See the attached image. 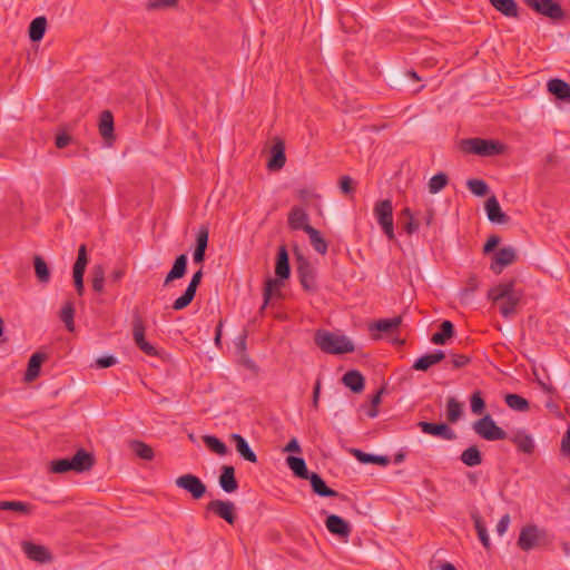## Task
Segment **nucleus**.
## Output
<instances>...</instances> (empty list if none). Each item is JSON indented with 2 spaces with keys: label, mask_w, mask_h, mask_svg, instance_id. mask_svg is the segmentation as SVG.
I'll return each mask as SVG.
<instances>
[{
  "label": "nucleus",
  "mask_w": 570,
  "mask_h": 570,
  "mask_svg": "<svg viewBox=\"0 0 570 570\" xmlns=\"http://www.w3.org/2000/svg\"><path fill=\"white\" fill-rule=\"evenodd\" d=\"M522 296L523 292L515 288L514 281L500 283L488 293L489 299L493 303H500L499 311L505 318L512 317L517 313V306Z\"/></svg>",
  "instance_id": "obj_1"
},
{
  "label": "nucleus",
  "mask_w": 570,
  "mask_h": 570,
  "mask_svg": "<svg viewBox=\"0 0 570 570\" xmlns=\"http://www.w3.org/2000/svg\"><path fill=\"white\" fill-rule=\"evenodd\" d=\"M275 274L277 276L276 279L267 278L265 282L264 293H263L264 302L261 307V313L268 305V303L273 296V289L279 287L282 285V282L285 279H288L291 276L289 256H288L286 246H284V245L279 246L278 250H277Z\"/></svg>",
  "instance_id": "obj_2"
},
{
  "label": "nucleus",
  "mask_w": 570,
  "mask_h": 570,
  "mask_svg": "<svg viewBox=\"0 0 570 570\" xmlns=\"http://www.w3.org/2000/svg\"><path fill=\"white\" fill-rule=\"evenodd\" d=\"M314 341L316 346L327 354H344L354 351V344L346 336L325 330L316 331Z\"/></svg>",
  "instance_id": "obj_3"
},
{
  "label": "nucleus",
  "mask_w": 570,
  "mask_h": 570,
  "mask_svg": "<svg viewBox=\"0 0 570 570\" xmlns=\"http://www.w3.org/2000/svg\"><path fill=\"white\" fill-rule=\"evenodd\" d=\"M462 149L469 154L491 157L503 154L504 145L497 140L475 137L462 140Z\"/></svg>",
  "instance_id": "obj_4"
},
{
  "label": "nucleus",
  "mask_w": 570,
  "mask_h": 570,
  "mask_svg": "<svg viewBox=\"0 0 570 570\" xmlns=\"http://www.w3.org/2000/svg\"><path fill=\"white\" fill-rule=\"evenodd\" d=\"M547 530L535 524H527L521 528L517 544L522 551L528 552L547 542Z\"/></svg>",
  "instance_id": "obj_5"
},
{
  "label": "nucleus",
  "mask_w": 570,
  "mask_h": 570,
  "mask_svg": "<svg viewBox=\"0 0 570 570\" xmlns=\"http://www.w3.org/2000/svg\"><path fill=\"white\" fill-rule=\"evenodd\" d=\"M474 432L487 441H502L507 439V432L497 425L495 421L490 414L473 422Z\"/></svg>",
  "instance_id": "obj_6"
},
{
  "label": "nucleus",
  "mask_w": 570,
  "mask_h": 570,
  "mask_svg": "<svg viewBox=\"0 0 570 570\" xmlns=\"http://www.w3.org/2000/svg\"><path fill=\"white\" fill-rule=\"evenodd\" d=\"M374 216L386 237L394 239L393 205L390 199L377 200L374 205Z\"/></svg>",
  "instance_id": "obj_7"
},
{
  "label": "nucleus",
  "mask_w": 570,
  "mask_h": 570,
  "mask_svg": "<svg viewBox=\"0 0 570 570\" xmlns=\"http://www.w3.org/2000/svg\"><path fill=\"white\" fill-rule=\"evenodd\" d=\"M296 272L304 291L316 292V269L312 263L302 254L296 256Z\"/></svg>",
  "instance_id": "obj_8"
},
{
  "label": "nucleus",
  "mask_w": 570,
  "mask_h": 570,
  "mask_svg": "<svg viewBox=\"0 0 570 570\" xmlns=\"http://www.w3.org/2000/svg\"><path fill=\"white\" fill-rule=\"evenodd\" d=\"M132 338L135 344L145 354L149 356H157L158 351L157 348L151 345L149 342L145 338V322L139 313L138 309H135L132 312Z\"/></svg>",
  "instance_id": "obj_9"
},
{
  "label": "nucleus",
  "mask_w": 570,
  "mask_h": 570,
  "mask_svg": "<svg viewBox=\"0 0 570 570\" xmlns=\"http://www.w3.org/2000/svg\"><path fill=\"white\" fill-rule=\"evenodd\" d=\"M524 3L539 14L552 20H560L564 17V10L553 0H524Z\"/></svg>",
  "instance_id": "obj_10"
},
{
  "label": "nucleus",
  "mask_w": 570,
  "mask_h": 570,
  "mask_svg": "<svg viewBox=\"0 0 570 570\" xmlns=\"http://www.w3.org/2000/svg\"><path fill=\"white\" fill-rule=\"evenodd\" d=\"M175 484L190 493L191 498L195 500L202 499L207 491L205 483L197 475L190 473L178 476L175 480Z\"/></svg>",
  "instance_id": "obj_11"
},
{
  "label": "nucleus",
  "mask_w": 570,
  "mask_h": 570,
  "mask_svg": "<svg viewBox=\"0 0 570 570\" xmlns=\"http://www.w3.org/2000/svg\"><path fill=\"white\" fill-rule=\"evenodd\" d=\"M88 264V254H87V247L85 244H81L78 248V256L73 264L72 268V276H73V283L76 291L79 295L83 294L85 286H83V275L86 272V267Z\"/></svg>",
  "instance_id": "obj_12"
},
{
  "label": "nucleus",
  "mask_w": 570,
  "mask_h": 570,
  "mask_svg": "<svg viewBox=\"0 0 570 570\" xmlns=\"http://www.w3.org/2000/svg\"><path fill=\"white\" fill-rule=\"evenodd\" d=\"M235 504L229 500H212L206 505V512H213L220 519L225 520L228 524H234L236 521Z\"/></svg>",
  "instance_id": "obj_13"
},
{
  "label": "nucleus",
  "mask_w": 570,
  "mask_h": 570,
  "mask_svg": "<svg viewBox=\"0 0 570 570\" xmlns=\"http://www.w3.org/2000/svg\"><path fill=\"white\" fill-rule=\"evenodd\" d=\"M517 261V250L512 246H507L500 248L492 258V263L490 265V269L499 275L503 272V269L510 265H512Z\"/></svg>",
  "instance_id": "obj_14"
},
{
  "label": "nucleus",
  "mask_w": 570,
  "mask_h": 570,
  "mask_svg": "<svg viewBox=\"0 0 570 570\" xmlns=\"http://www.w3.org/2000/svg\"><path fill=\"white\" fill-rule=\"evenodd\" d=\"M203 278V271L202 268L198 269L194 275L191 276V279L185 291V293L179 296L177 299L173 303V309L175 311H181L186 308L195 298L197 287L199 286Z\"/></svg>",
  "instance_id": "obj_15"
},
{
  "label": "nucleus",
  "mask_w": 570,
  "mask_h": 570,
  "mask_svg": "<svg viewBox=\"0 0 570 570\" xmlns=\"http://www.w3.org/2000/svg\"><path fill=\"white\" fill-rule=\"evenodd\" d=\"M417 426L425 434L434 435L443 440L452 441L456 438L455 432L446 423H431L421 421Z\"/></svg>",
  "instance_id": "obj_16"
},
{
  "label": "nucleus",
  "mask_w": 570,
  "mask_h": 570,
  "mask_svg": "<svg viewBox=\"0 0 570 570\" xmlns=\"http://www.w3.org/2000/svg\"><path fill=\"white\" fill-rule=\"evenodd\" d=\"M286 163L285 144L279 137L273 139V146L271 149V157L267 163L269 170H279Z\"/></svg>",
  "instance_id": "obj_17"
},
{
  "label": "nucleus",
  "mask_w": 570,
  "mask_h": 570,
  "mask_svg": "<svg viewBox=\"0 0 570 570\" xmlns=\"http://www.w3.org/2000/svg\"><path fill=\"white\" fill-rule=\"evenodd\" d=\"M72 471L83 473L95 465V456L85 449H79L72 458H69Z\"/></svg>",
  "instance_id": "obj_18"
},
{
  "label": "nucleus",
  "mask_w": 570,
  "mask_h": 570,
  "mask_svg": "<svg viewBox=\"0 0 570 570\" xmlns=\"http://www.w3.org/2000/svg\"><path fill=\"white\" fill-rule=\"evenodd\" d=\"M547 89L558 100L570 104V85L567 81L559 78L550 79Z\"/></svg>",
  "instance_id": "obj_19"
},
{
  "label": "nucleus",
  "mask_w": 570,
  "mask_h": 570,
  "mask_svg": "<svg viewBox=\"0 0 570 570\" xmlns=\"http://www.w3.org/2000/svg\"><path fill=\"white\" fill-rule=\"evenodd\" d=\"M488 219L494 224H507L509 216L502 212L501 206L495 196H491L485 203Z\"/></svg>",
  "instance_id": "obj_20"
},
{
  "label": "nucleus",
  "mask_w": 570,
  "mask_h": 570,
  "mask_svg": "<svg viewBox=\"0 0 570 570\" xmlns=\"http://www.w3.org/2000/svg\"><path fill=\"white\" fill-rule=\"evenodd\" d=\"M208 226H202L196 236V247L193 255V259L196 264H202L205 261L206 248L208 245Z\"/></svg>",
  "instance_id": "obj_21"
},
{
  "label": "nucleus",
  "mask_w": 570,
  "mask_h": 570,
  "mask_svg": "<svg viewBox=\"0 0 570 570\" xmlns=\"http://www.w3.org/2000/svg\"><path fill=\"white\" fill-rule=\"evenodd\" d=\"M220 488L227 492L233 493L238 489V482L235 478V469L232 465H223L220 468V475L218 479Z\"/></svg>",
  "instance_id": "obj_22"
},
{
  "label": "nucleus",
  "mask_w": 570,
  "mask_h": 570,
  "mask_svg": "<svg viewBox=\"0 0 570 570\" xmlns=\"http://www.w3.org/2000/svg\"><path fill=\"white\" fill-rule=\"evenodd\" d=\"M308 215L307 213L298 206H295L291 209L287 223L291 229L293 230H304L307 226H311L308 223Z\"/></svg>",
  "instance_id": "obj_23"
},
{
  "label": "nucleus",
  "mask_w": 570,
  "mask_h": 570,
  "mask_svg": "<svg viewBox=\"0 0 570 570\" xmlns=\"http://www.w3.org/2000/svg\"><path fill=\"white\" fill-rule=\"evenodd\" d=\"M327 530L336 535L346 538L351 532L350 524L340 515L330 514L325 521Z\"/></svg>",
  "instance_id": "obj_24"
},
{
  "label": "nucleus",
  "mask_w": 570,
  "mask_h": 570,
  "mask_svg": "<svg viewBox=\"0 0 570 570\" xmlns=\"http://www.w3.org/2000/svg\"><path fill=\"white\" fill-rule=\"evenodd\" d=\"M22 549L27 557L31 560L38 562H47L51 560V554L43 546L26 541L22 543Z\"/></svg>",
  "instance_id": "obj_25"
},
{
  "label": "nucleus",
  "mask_w": 570,
  "mask_h": 570,
  "mask_svg": "<svg viewBox=\"0 0 570 570\" xmlns=\"http://www.w3.org/2000/svg\"><path fill=\"white\" fill-rule=\"evenodd\" d=\"M230 439L235 443L236 451L238 454L246 461L250 463L257 462V455L249 446L248 442L238 433H233L230 435Z\"/></svg>",
  "instance_id": "obj_26"
},
{
  "label": "nucleus",
  "mask_w": 570,
  "mask_h": 570,
  "mask_svg": "<svg viewBox=\"0 0 570 570\" xmlns=\"http://www.w3.org/2000/svg\"><path fill=\"white\" fill-rule=\"evenodd\" d=\"M342 382L353 393H361L365 386L364 376L357 370H351V371L346 372L342 377Z\"/></svg>",
  "instance_id": "obj_27"
},
{
  "label": "nucleus",
  "mask_w": 570,
  "mask_h": 570,
  "mask_svg": "<svg viewBox=\"0 0 570 570\" xmlns=\"http://www.w3.org/2000/svg\"><path fill=\"white\" fill-rule=\"evenodd\" d=\"M99 134L108 142L115 138L114 135V116L109 110H104L99 117Z\"/></svg>",
  "instance_id": "obj_28"
},
{
  "label": "nucleus",
  "mask_w": 570,
  "mask_h": 570,
  "mask_svg": "<svg viewBox=\"0 0 570 570\" xmlns=\"http://www.w3.org/2000/svg\"><path fill=\"white\" fill-rule=\"evenodd\" d=\"M187 271V256L185 254H181L176 257L174 265L171 269L168 272V274L165 277L164 286H167L169 283H171L175 279H179L185 276Z\"/></svg>",
  "instance_id": "obj_29"
},
{
  "label": "nucleus",
  "mask_w": 570,
  "mask_h": 570,
  "mask_svg": "<svg viewBox=\"0 0 570 570\" xmlns=\"http://www.w3.org/2000/svg\"><path fill=\"white\" fill-rule=\"evenodd\" d=\"M47 358V355L40 352L33 353L29 358L24 380L27 382L35 381L40 373L42 362Z\"/></svg>",
  "instance_id": "obj_30"
},
{
  "label": "nucleus",
  "mask_w": 570,
  "mask_h": 570,
  "mask_svg": "<svg viewBox=\"0 0 570 570\" xmlns=\"http://www.w3.org/2000/svg\"><path fill=\"white\" fill-rule=\"evenodd\" d=\"M307 480H309L313 492L320 497H337L338 493L328 488L325 481L315 472H311Z\"/></svg>",
  "instance_id": "obj_31"
},
{
  "label": "nucleus",
  "mask_w": 570,
  "mask_h": 570,
  "mask_svg": "<svg viewBox=\"0 0 570 570\" xmlns=\"http://www.w3.org/2000/svg\"><path fill=\"white\" fill-rule=\"evenodd\" d=\"M305 233L308 235L309 243L314 250L321 255H325L328 249V244L321 235V232L314 228L313 226H307L305 228Z\"/></svg>",
  "instance_id": "obj_32"
},
{
  "label": "nucleus",
  "mask_w": 570,
  "mask_h": 570,
  "mask_svg": "<svg viewBox=\"0 0 570 570\" xmlns=\"http://www.w3.org/2000/svg\"><path fill=\"white\" fill-rule=\"evenodd\" d=\"M402 324V316L392 318H382L370 325V331H377L382 333H393Z\"/></svg>",
  "instance_id": "obj_33"
},
{
  "label": "nucleus",
  "mask_w": 570,
  "mask_h": 570,
  "mask_svg": "<svg viewBox=\"0 0 570 570\" xmlns=\"http://www.w3.org/2000/svg\"><path fill=\"white\" fill-rule=\"evenodd\" d=\"M460 460L464 465L473 468L480 465L483 461V458L478 445H471L461 453Z\"/></svg>",
  "instance_id": "obj_34"
},
{
  "label": "nucleus",
  "mask_w": 570,
  "mask_h": 570,
  "mask_svg": "<svg viewBox=\"0 0 570 570\" xmlns=\"http://www.w3.org/2000/svg\"><path fill=\"white\" fill-rule=\"evenodd\" d=\"M353 455L364 464H379L382 466H386L390 463V459L386 455H376L371 453H365L361 450L353 449L352 450Z\"/></svg>",
  "instance_id": "obj_35"
},
{
  "label": "nucleus",
  "mask_w": 570,
  "mask_h": 570,
  "mask_svg": "<svg viewBox=\"0 0 570 570\" xmlns=\"http://www.w3.org/2000/svg\"><path fill=\"white\" fill-rule=\"evenodd\" d=\"M454 335V325L450 321H443L440 325V331L434 333L431 342L436 345H444L449 338Z\"/></svg>",
  "instance_id": "obj_36"
},
{
  "label": "nucleus",
  "mask_w": 570,
  "mask_h": 570,
  "mask_svg": "<svg viewBox=\"0 0 570 570\" xmlns=\"http://www.w3.org/2000/svg\"><path fill=\"white\" fill-rule=\"evenodd\" d=\"M47 28V19L46 17H37L35 18L31 23L29 24V38L31 41L37 42L40 41L45 33Z\"/></svg>",
  "instance_id": "obj_37"
},
{
  "label": "nucleus",
  "mask_w": 570,
  "mask_h": 570,
  "mask_svg": "<svg viewBox=\"0 0 570 570\" xmlns=\"http://www.w3.org/2000/svg\"><path fill=\"white\" fill-rule=\"evenodd\" d=\"M0 510L14 511L22 515H30L33 511V507L29 502L22 501H0Z\"/></svg>",
  "instance_id": "obj_38"
},
{
  "label": "nucleus",
  "mask_w": 570,
  "mask_h": 570,
  "mask_svg": "<svg viewBox=\"0 0 570 570\" xmlns=\"http://www.w3.org/2000/svg\"><path fill=\"white\" fill-rule=\"evenodd\" d=\"M286 462L297 478L307 480L311 472H308L305 460L303 458L289 455L287 456Z\"/></svg>",
  "instance_id": "obj_39"
},
{
  "label": "nucleus",
  "mask_w": 570,
  "mask_h": 570,
  "mask_svg": "<svg viewBox=\"0 0 570 570\" xmlns=\"http://www.w3.org/2000/svg\"><path fill=\"white\" fill-rule=\"evenodd\" d=\"M491 4L503 16L518 17V4L514 0H490Z\"/></svg>",
  "instance_id": "obj_40"
},
{
  "label": "nucleus",
  "mask_w": 570,
  "mask_h": 570,
  "mask_svg": "<svg viewBox=\"0 0 570 570\" xmlns=\"http://www.w3.org/2000/svg\"><path fill=\"white\" fill-rule=\"evenodd\" d=\"M471 518L474 522V528L476 530V533H478V537L482 543V546L489 550L491 548V542H490V538L488 535V531H487V528L482 521V518L481 515L479 514L478 511H474L471 513Z\"/></svg>",
  "instance_id": "obj_41"
},
{
  "label": "nucleus",
  "mask_w": 570,
  "mask_h": 570,
  "mask_svg": "<svg viewBox=\"0 0 570 570\" xmlns=\"http://www.w3.org/2000/svg\"><path fill=\"white\" fill-rule=\"evenodd\" d=\"M512 442L515 444L518 450L525 454H531L534 451L533 439L523 432H518L513 438Z\"/></svg>",
  "instance_id": "obj_42"
},
{
  "label": "nucleus",
  "mask_w": 570,
  "mask_h": 570,
  "mask_svg": "<svg viewBox=\"0 0 570 570\" xmlns=\"http://www.w3.org/2000/svg\"><path fill=\"white\" fill-rule=\"evenodd\" d=\"M33 266L37 279L42 284H47L50 281V269L46 261L40 255H36L33 257Z\"/></svg>",
  "instance_id": "obj_43"
},
{
  "label": "nucleus",
  "mask_w": 570,
  "mask_h": 570,
  "mask_svg": "<svg viewBox=\"0 0 570 570\" xmlns=\"http://www.w3.org/2000/svg\"><path fill=\"white\" fill-rule=\"evenodd\" d=\"M505 404L518 412H527L530 409V403L527 399L519 394L509 393L504 396Z\"/></svg>",
  "instance_id": "obj_44"
},
{
  "label": "nucleus",
  "mask_w": 570,
  "mask_h": 570,
  "mask_svg": "<svg viewBox=\"0 0 570 570\" xmlns=\"http://www.w3.org/2000/svg\"><path fill=\"white\" fill-rule=\"evenodd\" d=\"M130 449L138 458L146 461H151L155 456L153 448L142 441H131Z\"/></svg>",
  "instance_id": "obj_45"
},
{
  "label": "nucleus",
  "mask_w": 570,
  "mask_h": 570,
  "mask_svg": "<svg viewBox=\"0 0 570 570\" xmlns=\"http://www.w3.org/2000/svg\"><path fill=\"white\" fill-rule=\"evenodd\" d=\"M462 403H460L455 397L451 396L446 401V419L451 423H455L462 416Z\"/></svg>",
  "instance_id": "obj_46"
},
{
  "label": "nucleus",
  "mask_w": 570,
  "mask_h": 570,
  "mask_svg": "<svg viewBox=\"0 0 570 570\" xmlns=\"http://www.w3.org/2000/svg\"><path fill=\"white\" fill-rule=\"evenodd\" d=\"M203 441L210 451L218 455L224 456L228 453L226 444L214 435H204Z\"/></svg>",
  "instance_id": "obj_47"
},
{
  "label": "nucleus",
  "mask_w": 570,
  "mask_h": 570,
  "mask_svg": "<svg viewBox=\"0 0 570 570\" xmlns=\"http://www.w3.org/2000/svg\"><path fill=\"white\" fill-rule=\"evenodd\" d=\"M400 220L403 225L404 230L409 235H412L419 228V224L415 222L413 213L411 212V209L409 207H405L401 212Z\"/></svg>",
  "instance_id": "obj_48"
},
{
  "label": "nucleus",
  "mask_w": 570,
  "mask_h": 570,
  "mask_svg": "<svg viewBox=\"0 0 570 570\" xmlns=\"http://www.w3.org/2000/svg\"><path fill=\"white\" fill-rule=\"evenodd\" d=\"M73 316H75L73 303L70 301H67L61 308L60 320L63 322L66 328L70 332H72L75 330Z\"/></svg>",
  "instance_id": "obj_49"
},
{
  "label": "nucleus",
  "mask_w": 570,
  "mask_h": 570,
  "mask_svg": "<svg viewBox=\"0 0 570 570\" xmlns=\"http://www.w3.org/2000/svg\"><path fill=\"white\" fill-rule=\"evenodd\" d=\"M91 283L96 293H102L105 286V268L102 265H95L91 269Z\"/></svg>",
  "instance_id": "obj_50"
},
{
  "label": "nucleus",
  "mask_w": 570,
  "mask_h": 570,
  "mask_svg": "<svg viewBox=\"0 0 570 570\" xmlns=\"http://www.w3.org/2000/svg\"><path fill=\"white\" fill-rule=\"evenodd\" d=\"M449 183V178L446 176V174L444 173H438L435 174L434 176H432L429 180V191L431 194H438L439 191H441L443 188H445V186L448 185Z\"/></svg>",
  "instance_id": "obj_51"
},
{
  "label": "nucleus",
  "mask_w": 570,
  "mask_h": 570,
  "mask_svg": "<svg viewBox=\"0 0 570 570\" xmlns=\"http://www.w3.org/2000/svg\"><path fill=\"white\" fill-rule=\"evenodd\" d=\"M466 186L472 194L479 197H483L489 193L488 184L482 179H469Z\"/></svg>",
  "instance_id": "obj_52"
},
{
  "label": "nucleus",
  "mask_w": 570,
  "mask_h": 570,
  "mask_svg": "<svg viewBox=\"0 0 570 570\" xmlns=\"http://www.w3.org/2000/svg\"><path fill=\"white\" fill-rule=\"evenodd\" d=\"M471 412L473 414H482L485 409V402L482 397L481 391H474L470 397Z\"/></svg>",
  "instance_id": "obj_53"
},
{
  "label": "nucleus",
  "mask_w": 570,
  "mask_h": 570,
  "mask_svg": "<svg viewBox=\"0 0 570 570\" xmlns=\"http://www.w3.org/2000/svg\"><path fill=\"white\" fill-rule=\"evenodd\" d=\"M385 392L384 387H381L372 397L371 405L366 412L368 417H376L379 414V405L381 404L382 394Z\"/></svg>",
  "instance_id": "obj_54"
},
{
  "label": "nucleus",
  "mask_w": 570,
  "mask_h": 570,
  "mask_svg": "<svg viewBox=\"0 0 570 570\" xmlns=\"http://www.w3.org/2000/svg\"><path fill=\"white\" fill-rule=\"evenodd\" d=\"M435 365L431 354H424L419 357L412 365L415 371H428L431 366Z\"/></svg>",
  "instance_id": "obj_55"
},
{
  "label": "nucleus",
  "mask_w": 570,
  "mask_h": 570,
  "mask_svg": "<svg viewBox=\"0 0 570 570\" xmlns=\"http://www.w3.org/2000/svg\"><path fill=\"white\" fill-rule=\"evenodd\" d=\"M51 471L53 473H66L72 471L69 458L52 461Z\"/></svg>",
  "instance_id": "obj_56"
},
{
  "label": "nucleus",
  "mask_w": 570,
  "mask_h": 570,
  "mask_svg": "<svg viewBox=\"0 0 570 570\" xmlns=\"http://www.w3.org/2000/svg\"><path fill=\"white\" fill-rule=\"evenodd\" d=\"M178 0H149L147 4L148 10H157L161 8H169L176 6Z\"/></svg>",
  "instance_id": "obj_57"
},
{
  "label": "nucleus",
  "mask_w": 570,
  "mask_h": 570,
  "mask_svg": "<svg viewBox=\"0 0 570 570\" xmlns=\"http://www.w3.org/2000/svg\"><path fill=\"white\" fill-rule=\"evenodd\" d=\"M247 332L243 331L235 341V348L237 353L244 358L246 357Z\"/></svg>",
  "instance_id": "obj_58"
},
{
  "label": "nucleus",
  "mask_w": 570,
  "mask_h": 570,
  "mask_svg": "<svg viewBox=\"0 0 570 570\" xmlns=\"http://www.w3.org/2000/svg\"><path fill=\"white\" fill-rule=\"evenodd\" d=\"M471 362V358L463 354H453L452 355V365L455 368H462L466 366Z\"/></svg>",
  "instance_id": "obj_59"
},
{
  "label": "nucleus",
  "mask_w": 570,
  "mask_h": 570,
  "mask_svg": "<svg viewBox=\"0 0 570 570\" xmlns=\"http://www.w3.org/2000/svg\"><path fill=\"white\" fill-rule=\"evenodd\" d=\"M117 364V358L112 355L101 356L96 360V365L99 368H107Z\"/></svg>",
  "instance_id": "obj_60"
},
{
  "label": "nucleus",
  "mask_w": 570,
  "mask_h": 570,
  "mask_svg": "<svg viewBox=\"0 0 570 570\" xmlns=\"http://www.w3.org/2000/svg\"><path fill=\"white\" fill-rule=\"evenodd\" d=\"M340 188L344 194H351L354 191L353 179L350 176H343L340 179Z\"/></svg>",
  "instance_id": "obj_61"
},
{
  "label": "nucleus",
  "mask_w": 570,
  "mask_h": 570,
  "mask_svg": "<svg viewBox=\"0 0 570 570\" xmlns=\"http://www.w3.org/2000/svg\"><path fill=\"white\" fill-rule=\"evenodd\" d=\"M501 238L498 235H491L483 246V254H489L500 244Z\"/></svg>",
  "instance_id": "obj_62"
},
{
  "label": "nucleus",
  "mask_w": 570,
  "mask_h": 570,
  "mask_svg": "<svg viewBox=\"0 0 570 570\" xmlns=\"http://www.w3.org/2000/svg\"><path fill=\"white\" fill-rule=\"evenodd\" d=\"M71 141V137L70 135H68L67 132H61L59 135H57L56 137V147L59 148V149H62L65 147H67Z\"/></svg>",
  "instance_id": "obj_63"
},
{
  "label": "nucleus",
  "mask_w": 570,
  "mask_h": 570,
  "mask_svg": "<svg viewBox=\"0 0 570 570\" xmlns=\"http://www.w3.org/2000/svg\"><path fill=\"white\" fill-rule=\"evenodd\" d=\"M561 452L564 455L570 454V428L566 431L561 440Z\"/></svg>",
  "instance_id": "obj_64"
}]
</instances>
